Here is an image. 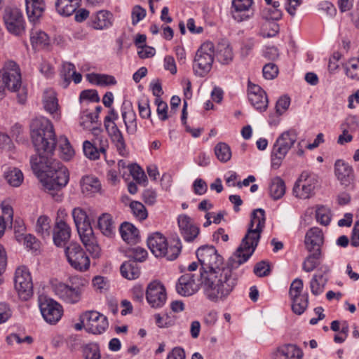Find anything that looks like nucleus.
<instances>
[{"mask_svg":"<svg viewBox=\"0 0 359 359\" xmlns=\"http://www.w3.org/2000/svg\"><path fill=\"white\" fill-rule=\"evenodd\" d=\"M198 262L201 264L199 274L208 287L207 293L210 297H218L219 289L227 288L229 294L233 291L237 283V277L232 269L237 268L238 257L234 254L236 259H231L229 264L224 265L223 257L218 254L212 245H203L196 252Z\"/></svg>","mask_w":359,"mask_h":359,"instance_id":"obj_1","label":"nucleus"},{"mask_svg":"<svg viewBox=\"0 0 359 359\" xmlns=\"http://www.w3.org/2000/svg\"><path fill=\"white\" fill-rule=\"evenodd\" d=\"M32 168L38 175H44L41 182L48 191L61 190L66 187L69 180L68 169L59 161L52 157L43 161L37 158H31Z\"/></svg>","mask_w":359,"mask_h":359,"instance_id":"obj_2","label":"nucleus"},{"mask_svg":"<svg viewBox=\"0 0 359 359\" xmlns=\"http://www.w3.org/2000/svg\"><path fill=\"white\" fill-rule=\"evenodd\" d=\"M30 129L32 140L38 154L35 158L38 161L51 158L57 144L51 122L45 117L36 118L32 120Z\"/></svg>","mask_w":359,"mask_h":359,"instance_id":"obj_3","label":"nucleus"},{"mask_svg":"<svg viewBox=\"0 0 359 359\" xmlns=\"http://www.w3.org/2000/svg\"><path fill=\"white\" fill-rule=\"evenodd\" d=\"M265 221V212L263 209L253 210L247 233L235 252L236 256L238 257L237 265L247 262L255 252L264 228Z\"/></svg>","mask_w":359,"mask_h":359,"instance_id":"obj_4","label":"nucleus"},{"mask_svg":"<svg viewBox=\"0 0 359 359\" xmlns=\"http://www.w3.org/2000/svg\"><path fill=\"white\" fill-rule=\"evenodd\" d=\"M201 279V274L199 273H186L181 276L176 285L177 293L184 297H189L195 294L199 290L200 286H202L205 295L212 302L223 301L229 296V289L222 288V290L218 288L219 292L218 297H210L208 293H207L208 287Z\"/></svg>","mask_w":359,"mask_h":359,"instance_id":"obj_5","label":"nucleus"},{"mask_svg":"<svg viewBox=\"0 0 359 359\" xmlns=\"http://www.w3.org/2000/svg\"><path fill=\"white\" fill-rule=\"evenodd\" d=\"M147 245L156 257H165L170 261L179 256L182 247L179 238H174L168 243L165 237L158 232L154 233L148 237Z\"/></svg>","mask_w":359,"mask_h":359,"instance_id":"obj_6","label":"nucleus"},{"mask_svg":"<svg viewBox=\"0 0 359 359\" xmlns=\"http://www.w3.org/2000/svg\"><path fill=\"white\" fill-rule=\"evenodd\" d=\"M297 133L294 129H290L281 133L273 145L271 154V164L273 169H278L288 151L297 142Z\"/></svg>","mask_w":359,"mask_h":359,"instance_id":"obj_7","label":"nucleus"},{"mask_svg":"<svg viewBox=\"0 0 359 359\" xmlns=\"http://www.w3.org/2000/svg\"><path fill=\"white\" fill-rule=\"evenodd\" d=\"M215 56V46L210 41L203 43L197 50L193 63L196 75L203 77L212 69Z\"/></svg>","mask_w":359,"mask_h":359,"instance_id":"obj_8","label":"nucleus"},{"mask_svg":"<svg viewBox=\"0 0 359 359\" xmlns=\"http://www.w3.org/2000/svg\"><path fill=\"white\" fill-rule=\"evenodd\" d=\"M14 284L15 289L22 300L27 301L32 296V279L26 266H20L15 270Z\"/></svg>","mask_w":359,"mask_h":359,"instance_id":"obj_9","label":"nucleus"},{"mask_svg":"<svg viewBox=\"0 0 359 359\" xmlns=\"http://www.w3.org/2000/svg\"><path fill=\"white\" fill-rule=\"evenodd\" d=\"M65 252L69 264L75 270L86 271L89 269L90 259L79 244L70 243Z\"/></svg>","mask_w":359,"mask_h":359,"instance_id":"obj_10","label":"nucleus"},{"mask_svg":"<svg viewBox=\"0 0 359 359\" xmlns=\"http://www.w3.org/2000/svg\"><path fill=\"white\" fill-rule=\"evenodd\" d=\"M0 81L8 90L17 91L22 83L18 65L14 61H8L0 70Z\"/></svg>","mask_w":359,"mask_h":359,"instance_id":"obj_11","label":"nucleus"},{"mask_svg":"<svg viewBox=\"0 0 359 359\" xmlns=\"http://www.w3.org/2000/svg\"><path fill=\"white\" fill-rule=\"evenodd\" d=\"M4 21L9 33L15 36H22L25 32V20L22 12L18 8H6Z\"/></svg>","mask_w":359,"mask_h":359,"instance_id":"obj_12","label":"nucleus"},{"mask_svg":"<svg viewBox=\"0 0 359 359\" xmlns=\"http://www.w3.org/2000/svg\"><path fill=\"white\" fill-rule=\"evenodd\" d=\"M317 184L316 176L303 172L293 187V194L297 198H309L314 192Z\"/></svg>","mask_w":359,"mask_h":359,"instance_id":"obj_13","label":"nucleus"},{"mask_svg":"<svg viewBox=\"0 0 359 359\" xmlns=\"http://www.w3.org/2000/svg\"><path fill=\"white\" fill-rule=\"evenodd\" d=\"M86 320V332L93 334H100L109 327L107 318L96 311L83 312Z\"/></svg>","mask_w":359,"mask_h":359,"instance_id":"obj_14","label":"nucleus"},{"mask_svg":"<svg viewBox=\"0 0 359 359\" xmlns=\"http://www.w3.org/2000/svg\"><path fill=\"white\" fill-rule=\"evenodd\" d=\"M39 308L43 319L50 325L56 324L63 313L62 306L52 299H40Z\"/></svg>","mask_w":359,"mask_h":359,"instance_id":"obj_15","label":"nucleus"},{"mask_svg":"<svg viewBox=\"0 0 359 359\" xmlns=\"http://www.w3.org/2000/svg\"><path fill=\"white\" fill-rule=\"evenodd\" d=\"M146 298L152 308H161L166 302L165 288L160 282L153 281L147 286Z\"/></svg>","mask_w":359,"mask_h":359,"instance_id":"obj_16","label":"nucleus"},{"mask_svg":"<svg viewBox=\"0 0 359 359\" xmlns=\"http://www.w3.org/2000/svg\"><path fill=\"white\" fill-rule=\"evenodd\" d=\"M248 95L250 102L257 110L264 111L267 109L268 97L266 92L260 86L249 81Z\"/></svg>","mask_w":359,"mask_h":359,"instance_id":"obj_17","label":"nucleus"},{"mask_svg":"<svg viewBox=\"0 0 359 359\" xmlns=\"http://www.w3.org/2000/svg\"><path fill=\"white\" fill-rule=\"evenodd\" d=\"M180 234L187 242L193 241L199 234L200 229L192 219L187 215H180L177 218Z\"/></svg>","mask_w":359,"mask_h":359,"instance_id":"obj_18","label":"nucleus"},{"mask_svg":"<svg viewBox=\"0 0 359 359\" xmlns=\"http://www.w3.org/2000/svg\"><path fill=\"white\" fill-rule=\"evenodd\" d=\"M81 242L86 250L93 256L97 257L100 255V248L97 243L91 225H86L77 229Z\"/></svg>","mask_w":359,"mask_h":359,"instance_id":"obj_19","label":"nucleus"},{"mask_svg":"<svg viewBox=\"0 0 359 359\" xmlns=\"http://www.w3.org/2000/svg\"><path fill=\"white\" fill-rule=\"evenodd\" d=\"M53 290L56 296L67 303L75 304L81 299L79 288L70 287L62 283L55 284Z\"/></svg>","mask_w":359,"mask_h":359,"instance_id":"obj_20","label":"nucleus"},{"mask_svg":"<svg viewBox=\"0 0 359 359\" xmlns=\"http://www.w3.org/2000/svg\"><path fill=\"white\" fill-rule=\"evenodd\" d=\"M253 0H233L232 15L234 20L242 22L251 18L253 12L251 11Z\"/></svg>","mask_w":359,"mask_h":359,"instance_id":"obj_21","label":"nucleus"},{"mask_svg":"<svg viewBox=\"0 0 359 359\" xmlns=\"http://www.w3.org/2000/svg\"><path fill=\"white\" fill-rule=\"evenodd\" d=\"M324 242L323 233L318 227L310 229L305 236V245L309 252L316 251L321 252L320 248Z\"/></svg>","mask_w":359,"mask_h":359,"instance_id":"obj_22","label":"nucleus"},{"mask_svg":"<svg viewBox=\"0 0 359 359\" xmlns=\"http://www.w3.org/2000/svg\"><path fill=\"white\" fill-rule=\"evenodd\" d=\"M71 229L63 220L55 222L53 230V241L58 247L65 246L70 238Z\"/></svg>","mask_w":359,"mask_h":359,"instance_id":"obj_23","label":"nucleus"},{"mask_svg":"<svg viewBox=\"0 0 359 359\" xmlns=\"http://www.w3.org/2000/svg\"><path fill=\"white\" fill-rule=\"evenodd\" d=\"M334 173L342 185L348 186L353 181L352 167L343 160H337L334 163Z\"/></svg>","mask_w":359,"mask_h":359,"instance_id":"obj_24","label":"nucleus"},{"mask_svg":"<svg viewBox=\"0 0 359 359\" xmlns=\"http://www.w3.org/2000/svg\"><path fill=\"white\" fill-rule=\"evenodd\" d=\"M112 17L113 15L111 13L102 10L92 15L88 23L94 29H104L111 25Z\"/></svg>","mask_w":359,"mask_h":359,"instance_id":"obj_25","label":"nucleus"},{"mask_svg":"<svg viewBox=\"0 0 359 359\" xmlns=\"http://www.w3.org/2000/svg\"><path fill=\"white\" fill-rule=\"evenodd\" d=\"M121 116L126 126V132L129 135H134L137 130V115L133 110L132 104L124 106L121 110Z\"/></svg>","mask_w":359,"mask_h":359,"instance_id":"obj_26","label":"nucleus"},{"mask_svg":"<svg viewBox=\"0 0 359 359\" xmlns=\"http://www.w3.org/2000/svg\"><path fill=\"white\" fill-rule=\"evenodd\" d=\"M109 135L112 143L116 148L118 154L122 156H126L128 151L126 149V144L122 132L117 126H114L111 128L107 130Z\"/></svg>","mask_w":359,"mask_h":359,"instance_id":"obj_27","label":"nucleus"},{"mask_svg":"<svg viewBox=\"0 0 359 359\" xmlns=\"http://www.w3.org/2000/svg\"><path fill=\"white\" fill-rule=\"evenodd\" d=\"M43 108L46 111L53 115V117H58V102L55 92L48 88L43 91L42 97Z\"/></svg>","mask_w":359,"mask_h":359,"instance_id":"obj_28","label":"nucleus"},{"mask_svg":"<svg viewBox=\"0 0 359 359\" xmlns=\"http://www.w3.org/2000/svg\"><path fill=\"white\" fill-rule=\"evenodd\" d=\"M215 55L217 60L222 65H228L232 62L233 53L232 48L226 41H222L216 46Z\"/></svg>","mask_w":359,"mask_h":359,"instance_id":"obj_29","label":"nucleus"},{"mask_svg":"<svg viewBox=\"0 0 359 359\" xmlns=\"http://www.w3.org/2000/svg\"><path fill=\"white\" fill-rule=\"evenodd\" d=\"M81 191L86 196H91L101 189L99 180L94 176H84L80 182Z\"/></svg>","mask_w":359,"mask_h":359,"instance_id":"obj_30","label":"nucleus"},{"mask_svg":"<svg viewBox=\"0 0 359 359\" xmlns=\"http://www.w3.org/2000/svg\"><path fill=\"white\" fill-rule=\"evenodd\" d=\"M26 11L30 21L37 20L43 14L45 8L43 0H25Z\"/></svg>","mask_w":359,"mask_h":359,"instance_id":"obj_31","label":"nucleus"},{"mask_svg":"<svg viewBox=\"0 0 359 359\" xmlns=\"http://www.w3.org/2000/svg\"><path fill=\"white\" fill-rule=\"evenodd\" d=\"M120 233L122 238L129 244H135L138 242L139 231L132 224L123 222L120 226Z\"/></svg>","mask_w":359,"mask_h":359,"instance_id":"obj_32","label":"nucleus"},{"mask_svg":"<svg viewBox=\"0 0 359 359\" xmlns=\"http://www.w3.org/2000/svg\"><path fill=\"white\" fill-rule=\"evenodd\" d=\"M30 41L34 48H46L50 43V39L43 31L34 27L30 31Z\"/></svg>","mask_w":359,"mask_h":359,"instance_id":"obj_33","label":"nucleus"},{"mask_svg":"<svg viewBox=\"0 0 359 359\" xmlns=\"http://www.w3.org/2000/svg\"><path fill=\"white\" fill-rule=\"evenodd\" d=\"M267 5L271 8H265L262 11V16L266 20L278 21L281 19L283 13L280 9V4L278 1L264 0Z\"/></svg>","mask_w":359,"mask_h":359,"instance_id":"obj_34","label":"nucleus"},{"mask_svg":"<svg viewBox=\"0 0 359 359\" xmlns=\"http://www.w3.org/2000/svg\"><path fill=\"white\" fill-rule=\"evenodd\" d=\"M97 226L104 236L110 237L114 234L115 225L110 214H102L98 217Z\"/></svg>","mask_w":359,"mask_h":359,"instance_id":"obj_35","label":"nucleus"},{"mask_svg":"<svg viewBox=\"0 0 359 359\" xmlns=\"http://www.w3.org/2000/svg\"><path fill=\"white\" fill-rule=\"evenodd\" d=\"M120 271L122 276L128 280L136 279L140 275L138 264L132 260L123 262L120 267Z\"/></svg>","mask_w":359,"mask_h":359,"instance_id":"obj_36","label":"nucleus"},{"mask_svg":"<svg viewBox=\"0 0 359 359\" xmlns=\"http://www.w3.org/2000/svg\"><path fill=\"white\" fill-rule=\"evenodd\" d=\"M79 1V0H57L55 8L60 15L69 16L77 9Z\"/></svg>","mask_w":359,"mask_h":359,"instance_id":"obj_37","label":"nucleus"},{"mask_svg":"<svg viewBox=\"0 0 359 359\" xmlns=\"http://www.w3.org/2000/svg\"><path fill=\"white\" fill-rule=\"evenodd\" d=\"M37 234L43 239H49L51 236L50 219L46 215L40 216L36 224Z\"/></svg>","mask_w":359,"mask_h":359,"instance_id":"obj_38","label":"nucleus"},{"mask_svg":"<svg viewBox=\"0 0 359 359\" xmlns=\"http://www.w3.org/2000/svg\"><path fill=\"white\" fill-rule=\"evenodd\" d=\"M285 193V184L284 181L279 177L273 178L269 185V194L273 200H278Z\"/></svg>","mask_w":359,"mask_h":359,"instance_id":"obj_39","label":"nucleus"},{"mask_svg":"<svg viewBox=\"0 0 359 359\" xmlns=\"http://www.w3.org/2000/svg\"><path fill=\"white\" fill-rule=\"evenodd\" d=\"M87 80L93 84L97 86H110L115 85L116 80L114 76L108 74H88L86 75Z\"/></svg>","mask_w":359,"mask_h":359,"instance_id":"obj_40","label":"nucleus"},{"mask_svg":"<svg viewBox=\"0 0 359 359\" xmlns=\"http://www.w3.org/2000/svg\"><path fill=\"white\" fill-rule=\"evenodd\" d=\"M278 351L285 359H302L303 356L302 350L294 344H285Z\"/></svg>","mask_w":359,"mask_h":359,"instance_id":"obj_41","label":"nucleus"},{"mask_svg":"<svg viewBox=\"0 0 359 359\" xmlns=\"http://www.w3.org/2000/svg\"><path fill=\"white\" fill-rule=\"evenodd\" d=\"M327 279L322 274H315L310 281L311 293L313 295H319L324 291Z\"/></svg>","mask_w":359,"mask_h":359,"instance_id":"obj_42","label":"nucleus"},{"mask_svg":"<svg viewBox=\"0 0 359 359\" xmlns=\"http://www.w3.org/2000/svg\"><path fill=\"white\" fill-rule=\"evenodd\" d=\"M214 152L217 158L222 163H226L231 158V148L224 142L217 143L214 148Z\"/></svg>","mask_w":359,"mask_h":359,"instance_id":"obj_43","label":"nucleus"},{"mask_svg":"<svg viewBox=\"0 0 359 359\" xmlns=\"http://www.w3.org/2000/svg\"><path fill=\"white\" fill-rule=\"evenodd\" d=\"M292 304V311L297 315L302 314L309 304V297L308 294H304L302 295L298 296V297L291 298Z\"/></svg>","mask_w":359,"mask_h":359,"instance_id":"obj_44","label":"nucleus"},{"mask_svg":"<svg viewBox=\"0 0 359 359\" xmlns=\"http://www.w3.org/2000/svg\"><path fill=\"white\" fill-rule=\"evenodd\" d=\"M57 143L59 144L61 158L65 161L70 160L74 155V150L68 139L65 136H60Z\"/></svg>","mask_w":359,"mask_h":359,"instance_id":"obj_45","label":"nucleus"},{"mask_svg":"<svg viewBox=\"0 0 359 359\" xmlns=\"http://www.w3.org/2000/svg\"><path fill=\"white\" fill-rule=\"evenodd\" d=\"M72 217L77 229L80 227H85L86 225L90 224V219L86 212L81 208H75L73 209Z\"/></svg>","mask_w":359,"mask_h":359,"instance_id":"obj_46","label":"nucleus"},{"mask_svg":"<svg viewBox=\"0 0 359 359\" xmlns=\"http://www.w3.org/2000/svg\"><path fill=\"white\" fill-rule=\"evenodd\" d=\"M75 69L73 63L69 62H64L62 63L60 76L62 79V86L63 88H67L71 83V76Z\"/></svg>","mask_w":359,"mask_h":359,"instance_id":"obj_47","label":"nucleus"},{"mask_svg":"<svg viewBox=\"0 0 359 359\" xmlns=\"http://www.w3.org/2000/svg\"><path fill=\"white\" fill-rule=\"evenodd\" d=\"M8 183L13 187H19L23 181V174L18 168H13L5 173Z\"/></svg>","mask_w":359,"mask_h":359,"instance_id":"obj_48","label":"nucleus"},{"mask_svg":"<svg viewBox=\"0 0 359 359\" xmlns=\"http://www.w3.org/2000/svg\"><path fill=\"white\" fill-rule=\"evenodd\" d=\"M82 353L84 359H100V348L95 343L86 344L82 348Z\"/></svg>","mask_w":359,"mask_h":359,"instance_id":"obj_49","label":"nucleus"},{"mask_svg":"<svg viewBox=\"0 0 359 359\" xmlns=\"http://www.w3.org/2000/svg\"><path fill=\"white\" fill-rule=\"evenodd\" d=\"M311 254L309 255L303 263V270L306 272H311L313 271L319 264L318 259H320L321 252L312 251Z\"/></svg>","mask_w":359,"mask_h":359,"instance_id":"obj_50","label":"nucleus"},{"mask_svg":"<svg viewBox=\"0 0 359 359\" xmlns=\"http://www.w3.org/2000/svg\"><path fill=\"white\" fill-rule=\"evenodd\" d=\"M346 74L351 79L359 81V57L351 58L346 67Z\"/></svg>","mask_w":359,"mask_h":359,"instance_id":"obj_51","label":"nucleus"},{"mask_svg":"<svg viewBox=\"0 0 359 359\" xmlns=\"http://www.w3.org/2000/svg\"><path fill=\"white\" fill-rule=\"evenodd\" d=\"M83 151L84 155L90 160H97L100 157L102 152L98 151V148L92 142L86 140L83 143Z\"/></svg>","mask_w":359,"mask_h":359,"instance_id":"obj_52","label":"nucleus"},{"mask_svg":"<svg viewBox=\"0 0 359 359\" xmlns=\"http://www.w3.org/2000/svg\"><path fill=\"white\" fill-rule=\"evenodd\" d=\"M130 208L133 215L139 220H144L147 216V210L144 205L139 201H132Z\"/></svg>","mask_w":359,"mask_h":359,"instance_id":"obj_53","label":"nucleus"},{"mask_svg":"<svg viewBox=\"0 0 359 359\" xmlns=\"http://www.w3.org/2000/svg\"><path fill=\"white\" fill-rule=\"evenodd\" d=\"M280 28L278 24L267 20L262 27L261 35L263 37H273L279 32Z\"/></svg>","mask_w":359,"mask_h":359,"instance_id":"obj_54","label":"nucleus"},{"mask_svg":"<svg viewBox=\"0 0 359 359\" xmlns=\"http://www.w3.org/2000/svg\"><path fill=\"white\" fill-rule=\"evenodd\" d=\"M129 170L136 182L142 184L147 181V176L144 170L137 164L129 165Z\"/></svg>","mask_w":359,"mask_h":359,"instance_id":"obj_55","label":"nucleus"},{"mask_svg":"<svg viewBox=\"0 0 359 359\" xmlns=\"http://www.w3.org/2000/svg\"><path fill=\"white\" fill-rule=\"evenodd\" d=\"M316 218L320 224L327 226L330 224L331 217L328 209L324 207L318 208L316 211Z\"/></svg>","mask_w":359,"mask_h":359,"instance_id":"obj_56","label":"nucleus"},{"mask_svg":"<svg viewBox=\"0 0 359 359\" xmlns=\"http://www.w3.org/2000/svg\"><path fill=\"white\" fill-rule=\"evenodd\" d=\"M255 274L259 277H264L269 275L271 269L269 262L261 261L256 264L253 270Z\"/></svg>","mask_w":359,"mask_h":359,"instance_id":"obj_57","label":"nucleus"},{"mask_svg":"<svg viewBox=\"0 0 359 359\" xmlns=\"http://www.w3.org/2000/svg\"><path fill=\"white\" fill-rule=\"evenodd\" d=\"M303 290V281L300 278L294 279L290 285L289 294L290 298L298 297L302 295Z\"/></svg>","mask_w":359,"mask_h":359,"instance_id":"obj_58","label":"nucleus"},{"mask_svg":"<svg viewBox=\"0 0 359 359\" xmlns=\"http://www.w3.org/2000/svg\"><path fill=\"white\" fill-rule=\"evenodd\" d=\"M262 73L266 79L271 80L277 76L278 69L275 64L268 63L264 66Z\"/></svg>","mask_w":359,"mask_h":359,"instance_id":"obj_59","label":"nucleus"},{"mask_svg":"<svg viewBox=\"0 0 359 359\" xmlns=\"http://www.w3.org/2000/svg\"><path fill=\"white\" fill-rule=\"evenodd\" d=\"M129 257L133 258V261L137 262H143L147 256V252L142 248L135 247L131 248L129 251Z\"/></svg>","mask_w":359,"mask_h":359,"instance_id":"obj_60","label":"nucleus"},{"mask_svg":"<svg viewBox=\"0 0 359 359\" xmlns=\"http://www.w3.org/2000/svg\"><path fill=\"white\" fill-rule=\"evenodd\" d=\"M92 143L98 148V151L102 152V154L106 156L107 149L109 147V142L104 135L98 136L97 137H94L92 140Z\"/></svg>","mask_w":359,"mask_h":359,"instance_id":"obj_61","label":"nucleus"},{"mask_svg":"<svg viewBox=\"0 0 359 359\" xmlns=\"http://www.w3.org/2000/svg\"><path fill=\"white\" fill-rule=\"evenodd\" d=\"M290 104V98L284 95L280 97L276 102V111L278 115H282L289 107Z\"/></svg>","mask_w":359,"mask_h":359,"instance_id":"obj_62","label":"nucleus"},{"mask_svg":"<svg viewBox=\"0 0 359 359\" xmlns=\"http://www.w3.org/2000/svg\"><path fill=\"white\" fill-rule=\"evenodd\" d=\"M155 104L157 105V114L161 121L168 119V104L161 100V98L155 99Z\"/></svg>","mask_w":359,"mask_h":359,"instance_id":"obj_63","label":"nucleus"},{"mask_svg":"<svg viewBox=\"0 0 359 359\" xmlns=\"http://www.w3.org/2000/svg\"><path fill=\"white\" fill-rule=\"evenodd\" d=\"M139 114L142 118H149L151 116L149 102L147 99L138 101Z\"/></svg>","mask_w":359,"mask_h":359,"instance_id":"obj_64","label":"nucleus"}]
</instances>
